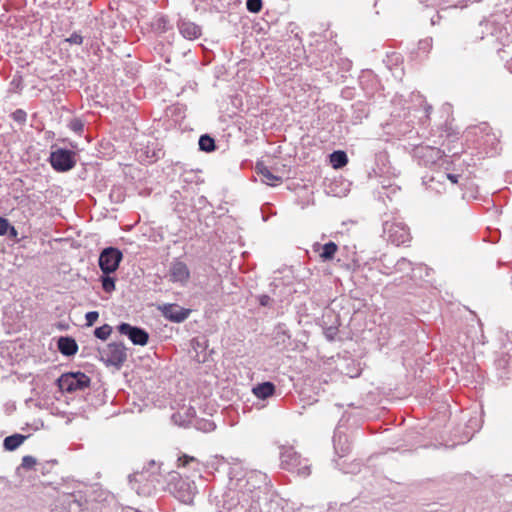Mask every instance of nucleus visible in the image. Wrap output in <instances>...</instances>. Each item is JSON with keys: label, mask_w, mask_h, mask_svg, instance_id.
Listing matches in <instances>:
<instances>
[{"label": "nucleus", "mask_w": 512, "mask_h": 512, "mask_svg": "<svg viewBox=\"0 0 512 512\" xmlns=\"http://www.w3.org/2000/svg\"><path fill=\"white\" fill-rule=\"evenodd\" d=\"M163 317L173 323L184 322L192 313L190 308H184L176 303H165L159 307Z\"/></svg>", "instance_id": "8"}, {"label": "nucleus", "mask_w": 512, "mask_h": 512, "mask_svg": "<svg viewBox=\"0 0 512 512\" xmlns=\"http://www.w3.org/2000/svg\"><path fill=\"white\" fill-rule=\"evenodd\" d=\"M112 333V327L108 324H103L96 327L94 330V336L100 340H106Z\"/></svg>", "instance_id": "29"}, {"label": "nucleus", "mask_w": 512, "mask_h": 512, "mask_svg": "<svg viewBox=\"0 0 512 512\" xmlns=\"http://www.w3.org/2000/svg\"><path fill=\"white\" fill-rule=\"evenodd\" d=\"M37 461L32 456H25L22 459V467L25 469H31L36 465Z\"/></svg>", "instance_id": "43"}, {"label": "nucleus", "mask_w": 512, "mask_h": 512, "mask_svg": "<svg viewBox=\"0 0 512 512\" xmlns=\"http://www.w3.org/2000/svg\"><path fill=\"white\" fill-rule=\"evenodd\" d=\"M256 476L260 477L262 480H264V479H265V476H264V475H262V474H257Z\"/></svg>", "instance_id": "56"}, {"label": "nucleus", "mask_w": 512, "mask_h": 512, "mask_svg": "<svg viewBox=\"0 0 512 512\" xmlns=\"http://www.w3.org/2000/svg\"><path fill=\"white\" fill-rule=\"evenodd\" d=\"M164 156L163 149L156 142H149L142 150L140 157L143 161L154 163Z\"/></svg>", "instance_id": "14"}, {"label": "nucleus", "mask_w": 512, "mask_h": 512, "mask_svg": "<svg viewBox=\"0 0 512 512\" xmlns=\"http://www.w3.org/2000/svg\"><path fill=\"white\" fill-rule=\"evenodd\" d=\"M262 7V0H246V8L250 13H259Z\"/></svg>", "instance_id": "33"}, {"label": "nucleus", "mask_w": 512, "mask_h": 512, "mask_svg": "<svg viewBox=\"0 0 512 512\" xmlns=\"http://www.w3.org/2000/svg\"><path fill=\"white\" fill-rule=\"evenodd\" d=\"M505 13V17L508 19H512V0L507 2L506 7L503 9Z\"/></svg>", "instance_id": "45"}, {"label": "nucleus", "mask_w": 512, "mask_h": 512, "mask_svg": "<svg viewBox=\"0 0 512 512\" xmlns=\"http://www.w3.org/2000/svg\"><path fill=\"white\" fill-rule=\"evenodd\" d=\"M154 31L158 34H164L173 30V25L167 15L158 16L152 24Z\"/></svg>", "instance_id": "20"}, {"label": "nucleus", "mask_w": 512, "mask_h": 512, "mask_svg": "<svg viewBox=\"0 0 512 512\" xmlns=\"http://www.w3.org/2000/svg\"><path fill=\"white\" fill-rule=\"evenodd\" d=\"M223 71H224V67L223 66H220V67H215V77L217 79L220 78V75L223 74Z\"/></svg>", "instance_id": "50"}, {"label": "nucleus", "mask_w": 512, "mask_h": 512, "mask_svg": "<svg viewBox=\"0 0 512 512\" xmlns=\"http://www.w3.org/2000/svg\"><path fill=\"white\" fill-rule=\"evenodd\" d=\"M99 318V312L98 311H89L85 314V320H86V326H93L94 323Z\"/></svg>", "instance_id": "38"}, {"label": "nucleus", "mask_w": 512, "mask_h": 512, "mask_svg": "<svg viewBox=\"0 0 512 512\" xmlns=\"http://www.w3.org/2000/svg\"><path fill=\"white\" fill-rule=\"evenodd\" d=\"M5 236H7L8 239L13 240L16 243H19L21 241V239L19 238L18 230L12 224H10L9 228L7 229Z\"/></svg>", "instance_id": "37"}, {"label": "nucleus", "mask_w": 512, "mask_h": 512, "mask_svg": "<svg viewBox=\"0 0 512 512\" xmlns=\"http://www.w3.org/2000/svg\"><path fill=\"white\" fill-rule=\"evenodd\" d=\"M387 58H388V63H393V64H397L401 59L400 55L397 53H392L391 55H387Z\"/></svg>", "instance_id": "46"}, {"label": "nucleus", "mask_w": 512, "mask_h": 512, "mask_svg": "<svg viewBox=\"0 0 512 512\" xmlns=\"http://www.w3.org/2000/svg\"><path fill=\"white\" fill-rule=\"evenodd\" d=\"M441 176L450 180L452 184H457L460 177V175L453 173H442Z\"/></svg>", "instance_id": "44"}, {"label": "nucleus", "mask_w": 512, "mask_h": 512, "mask_svg": "<svg viewBox=\"0 0 512 512\" xmlns=\"http://www.w3.org/2000/svg\"><path fill=\"white\" fill-rule=\"evenodd\" d=\"M329 162L334 169H341L348 163V155L344 150H334L329 154Z\"/></svg>", "instance_id": "19"}, {"label": "nucleus", "mask_w": 512, "mask_h": 512, "mask_svg": "<svg viewBox=\"0 0 512 512\" xmlns=\"http://www.w3.org/2000/svg\"><path fill=\"white\" fill-rule=\"evenodd\" d=\"M108 352H126L127 348L125 347L122 341H114L108 345Z\"/></svg>", "instance_id": "35"}, {"label": "nucleus", "mask_w": 512, "mask_h": 512, "mask_svg": "<svg viewBox=\"0 0 512 512\" xmlns=\"http://www.w3.org/2000/svg\"><path fill=\"white\" fill-rule=\"evenodd\" d=\"M192 499L190 497L186 498V499H183V501L185 502H190Z\"/></svg>", "instance_id": "57"}, {"label": "nucleus", "mask_w": 512, "mask_h": 512, "mask_svg": "<svg viewBox=\"0 0 512 512\" xmlns=\"http://www.w3.org/2000/svg\"><path fill=\"white\" fill-rule=\"evenodd\" d=\"M25 439L26 437L20 434L8 436L4 439V447L8 451H13L17 449L24 442Z\"/></svg>", "instance_id": "26"}, {"label": "nucleus", "mask_w": 512, "mask_h": 512, "mask_svg": "<svg viewBox=\"0 0 512 512\" xmlns=\"http://www.w3.org/2000/svg\"><path fill=\"white\" fill-rule=\"evenodd\" d=\"M196 204L198 205V207L200 209L204 208L206 206V204H208V200L205 196H199L198 199H197V202Z\"/></svg>", "instance_id": "47"}, {"label": "nucleus", "mask_w": 512, "mask_h": 512, "mask_svg": "<svg viewBox=\"0 0 512 512\" xmlns=\"http://www.w3.org/2000/svg\"><path fill=\"white\" fill-rule=\"evenodd\" d=\"M334 61L335 56L332 53V49H327L325 47L324 49L318 51L312 64L317 70H322L333 66Z\"/></svg>", "instance_id": "15"}, {"label": "nucleus", "mask_w": 512, "mask_h": 512, "mask_svg": "<svg viewBox=\"0 0 512 512\" xmlns=\"http://www.w3.org/2000/svg\"><path fill=\"white\" fill-rule=\"evenodd\" d=\"M47 161L54 171L65 173L75 168L77 164V153L68 148L52 145Z\"/></svg>", "instance_id": "2"}, {"label": "nucleus", "mask_w": 512, "mask_h": 512, "mask_svg": "<svg viewBox=\"0 0 512 512\" xmlns=\"http://www.w3.org/2000/svg\"><path fill=\"white\" fill-rule=\"evenodd\" d=\"M430 109H432V107H431V106H429V107L426 109V111L428 112V111H430Z\"/></svg>", "instance_id": "61"}, {"label": "nucleus", "mask_w": 512, "mask_h": 512, "mask_svg": "<svg viewBox=\"0 0 512 512\" xmlns=\"http://www.w3.org/2000/svg\"><path fill=\"white\" fill-rule=\"evenodd\" d=\"M100 282L102 285V289L110 294L116 289V278L111 276V274H103L100 276Z\"/></svg>", "instance_id": "27"}, {"label": "nucleus", "mask_w": 512, "mask_h": 512, "mask_svg": "<svg viewBox=\"0 0 512 512\" xmlns=\"http://www.w3.org/2000/svg\"><path fill=\"white\" fill-rule=\"evenodd\" d=\"M100 360L106 366H113L118 368L125 360V354H100Z\"/></svg>", "instance_id": "24"}, {"label": "nucleus", "mask_w": 512, "mask_h": 512, "mask_svg": "<svg viewBox=\"0 0 512 512\" xmlns=\"http://www.w3.org/2000/svg\"><path fill=\"white\" fill-rule=\"evenodd\" d=\"M65 41L71 45H81L83 43V37L75 31L68 38H66Z\"/></svg>", "instance_id": "39"}, {"label": "nucleus", "mask_w": 512, "mask_h": 512, "mask_svg": "<svg viewBox=\"0 0 512 512\" xmlns=\"http://www.w3.org/2000/svg\"><path fill=\"white\" fill-rule=\"evenodd\" d=\"M48 133V137H51V135L53 136L54 135V132H47Z\"/></svg>", "instance_id": "59"}, {"label": "nucleus", "mask_w": 512, "mask_h": 512, "mask_svg": "<svg viewBox=\"0 0 512 512\" xmlns=\"http://www.w3.org/2000/svg\"><path fill=\"white\" fill-rule=\"evenodd\" d=\"M347 267H348L349 269H350V268L355 269V268H357V267H360V264L358 263V261H357V260L353 259V260H352V263H351V264H348V265H347Z\"/></svg>", "instance_id": "51"}, {"label": "nucleus", "mask_w": 512, "mask_h": 512, "mask_svg": "<svg viewBox=\"0 0 512 512\" xmlns=\"http://www.w3.org/2000/svg\"><path fill=\"white\" fill-rule=\"evenodd\" d=\"M421 151L423 152L422 157L427 158V162L430 161L433 164L445 156L444 151L436 147H425Z\"/></svg>", "instance_id": "22"}, {"label": "nucleus", "mask_w": 512, "mask_h": 512, "mask_svg": "<svg viewBox=\"0 0 512 512\" xmlns=\"http://www.w3.org/2000/svg\"><path fill=\"white\" fill-rule=\"evenodd\" d=\"M116 328L119 334L126 336L134 345L144 346L149 340V333L142 327L121 322Z\"/></svg>", "instance_id": "6"}, {"label": "nucleus", "mask_w": 512, "mask_h": 512, "mask_svg": "<svg viewBox=\"0 0 512 512\" xmlns=\"http://www.w3.org/2000/svg\"><path fill=\"white\" fill-rule=\"evenodd\" d=\"M382 190L384 191L383 193H384L387 197H389L388 193L386 192V188H385V187H382Z\"/></svg>", "instance_id": "55"}, {"label": "nucleus", "mask_w": 512, "mask_h": 512, "mask_svg": "<svg viewBox=\"0 0 512 512\" xmlns=\"http://www.w3.org/2000/svg\"><path fill=\"white\" fill-rule=\"evenodd\" d=\"M177 28L183 38L187 40H195L201 37L202 28L196 23L186 19L179 18L177 21Z\"/></svg>", "instance_id": "10"}, {"label": "nucleus", "mask_w": 512, "mask_h": 512, "mask_svg": "<svg viewBox=\"0 0 512 512\" xmlns=\"http://www.w3.org/2000/svg\"><path fill=\"white\" fill-rule=\"evenodd\" d=\"M88 383L89 378L80 372L64 374L58 380L60 389L67 392L84 388Z\"/></svg>", "instance_id": "9"}, {"label": "nucleus", "mask_w": 512, "mask_h": 512, "mask_svg": "<svg viewBox=\"0 0 512 512\" xmlns=\"http://www.w3.org/2000/svg\"><path fill=\"white\" fill-rule=\"evenodd\" d=\"M440 19H441V16H440V14L437 12V13H436L435 15H433V16L431 17V19H430V23H431V25H433V26H434V25L438 24V23H439V21H440Z\"/></svg>", "instance_id": "48"}, {"label": "nucleus", "mask_w": 512, "mask_h": 512, "mask_svg": "<svg viewBox=\"0 0 512 512\" xmlns=\"http://www.w3.org/2000/svg\"><path fill=\"white\" fill-rule=\"evenodd\" d=\"M190 279V270L186 263L179 258H174L169 266L168 280L185 286Z\"/></svg>", "instance_id": "7"}, {"label": "nucleus", "mask_w": 512, "mask_h": 512, "mask_svg": "<svg viewBox=\"0 0 512 512\" xmlns=\"http://www.w3.org/2000/svg\"><path fill=\"white\" fill-rule=\"evenodd\" d=\"M424 0H419L420 3H423Z\"/></svg>", "instance_id": "62"}, {"label": "nucleus", "mask_w": 512, "mask_h": 512, "mask_svg": "<svg viewBox=\"0 0 512 512\" xmlns=\"http://www.w3.org/2000/svg\"><path fill=\"white\" fill-rule=\"evenodd\" d=\"M313 250L314 252H319V257L323 262H327L335 258L338 245L333 241H328L325 244L316 242L313 244Z\"/></svg>", "instance_id": "13"}, {"label": "nucleus", "mask_w": 512, "mask_h": 512, "mask_svg": "<svg viewBox=\"0 0 512 512\" xmlns=\"http://www.w3.org/2000/svg\"><path fill=\"white\" fill-rule=\"evenodd\" d=\"M497 51H498V54H499L500 58H501V59H504V56H503L501 53H502V52H503V53H506V51H505V50H503V49H498Z\"/></svg>", "instance_id": "53"}, {"label": "nucleus", "mask_w": 512, "mask_h": 512, "mask_svg": "<svg viewBox=\"0 0 512 512\" xmlns=\"http://www.w3.org/2000/svg\"><path fill=\"white\" fill-rule=\"evenodd\" d=\"M382 226L387 241L396 246L404 245L411 239L409 228L402 222L384 221Z\"/></svg>", "instance_id": "5"}, {"label": "nucleus", "mask_w": 512, "mask_h": 512, "mask_svg": "<svg viewBox=\"0 0 512 512\" xmlns=\"http://www.w3.org/2000/svg\"><path fill=\"white\" fill-rule=\"evenodd\" d=\"M432 42H433V40L430 37L420 40L418 42L419 50L428 52L432 48Z\"/></svg>", "instance_id": "40"}, {"label": "nucleus", "mask_w": 512, "mask_h": 512, "mask_svg": "<svg viewBox=\"0 0 512 512\" xmlns=\"http://www.w3.org/2000/svg\"><path fill=\"white\" fill-rule=\"evenodd\" d=\"M10 89L14 92H20L23 89V76L20 72H16L10 82Z\"/></svg>", "instance_id": "30"}, {"label": "nucleus", "mask_w": 512, "mask_h": 512, "mask_svg": "<svg viewBox=\"0 0 512 512\" xmlns=\"http://www.w3.org/2000/svg\"><path fill=\"white\" fill-rule=\"evenodd\" d=\"M394 271L397 273H402L404 276H409L414 268L413 263L407 258H400L393 264Z\"/></svg>", "instance_id": "23"}, {"label": "nucleus", "mask_w": 512, "mask_h": 512, "mask_svg": "<svg viewBox=\"0 0 512 512\" xmlns=\"http://www.w3.org/2000/svg\"><path fill=\"white\" fill-rule=\"evenodd\" d=\"M502 14H493L485 21L480 22L481 39L487 37L495 38L503 47H509L512 42V35L506 25L502 23Z\"/></svg>", "instance_id": "1"}, {"label": "nucleus", "mask_w": 512, "mask_h": 512, "mask_svg": "<svg viewBox=\"0 0 512 512\" xmlns=\"http://www.w3.org/2000/svg\"><path fill=\"white\" fill-rule=\"evenodd\" d=\"M274 392V385L270 382H265L262 384L257 385L253 388V393L256 397L265 399L269 396H271Z\"/></svg>", "instance_id": "25"}, {"label": "nucleus", "mask_w": 512, "mask_h": 512, "mask_svg": "<svg viewBox=\"0 0 512 512\" xmlns=\"http://www.w3.org/2000/svg\"><path fill=\"white\" fill-rule=\"evenodd\" d=\"M458 349H459V348H458L457 346H453V350H454L455 352H457V351H458Z\"/></svg>", "instance_id": "60"}, {"label": "nucleus", "mask_w": 512, "mask_h": 512, "mask_svg": "<svg viewBox=\"0 0 512 512\" xmlns=\"http://www.w3.org/2000/svg\"><path fill=\"white\" fill-rule=\"evenodd\" d=\"M196 427L197 429L202 430L204 432H211L214 430L215 425L211 421L202 420L196 423Z\"/></svg>", "instance_id": "36"}, {"label": "nucleus", "mask_w": 512, "mask_h": 512, "mask_svg": "<svg viewBox=\"0 0 512 512\" xmlns=\"http://www.w3.org/2000/svg\"><path fill=\"white\" fill-rule=\"evenodd\" d=\"M508 68L511 70L512 72V57L510 59V61H508Z\"/></svg>", "instance_id": "54"}, {"label": "nucleus", "mask_w": 512, "mask_h": 512, "mask_svg": "<svg viewBox=\"0 0 512 512\" xmlns=\"http://www.w3.org/2000/svg\"><path fill=\"white\" fill-rule=\"evenodd\" d=\"M122 259L123 253L119 248L107 246L99 254L98 265L103 274H112L119 268Z\"/></svg>", "instance_id": "4"}, {"label": "nucleus", "mask_w": 512, "mask_h": 512, "mask_svg": "<svg viewBox=\"0 0 512 512\" xmlns=\"http://www.w3.org/2000/svg\"><path fill=\"white\" fill-rule=\"evenodd\" d=\"M477 136V144L482 147L487 154H496L500 149L499 135H497L488 123L483 122L473 128Z\"/></svg>", "instance_id": "3"}, {"label": "nucleus", "mask_w": 512, "mask_h": 512, "mask_svg": "<svg viewBox=\"0 0 512 512\" xmlns=\"http://www.w3.org/2000/svg\"><path fill=\"white\" fill-rule=\"evenodd\" d=\"M258 304L262 307H271L273 299L268 294H260L255 296Z\"/></svg>", "instance_id": "34"}, {"label": "nucleus", "mask_w": 512, "mask_h": 512, "mask_svg": "<svg viewBox=\"0 0 512 512\" xmlns=\"http://www.w3.org/2000/svg\"><path fill=\"white\" fill-rule=\"evenodd\" d=\"M11 222L8 218L0 216V236H5Z\"/></svg>", "instance_id": "42"}, {"label": "nucleus", "mask_w": 512, "mask_h": 512, "mask_svg": "<svg viewBox=\"0 0 512 512\" xmlns=\"http://www.w3.org/2000/svg\"><path fill=\"white\" fill-rule=\"evenodd\" d=\"M192 345H193L194 351L197 352V347H200L202 345L200 338L197 337V338L192 339Z\"/></svg>", "instance_id": "49"}, {"label": "nucleus", "mask_w": 512, "mask_h": 512, "mask_svg": "<svg viewBox=\"0 0 512 512\" xmlns=\"http://www.w3.org/2000/svg\"><path fill=\"white\" fill-rule=\"evenodd\" d=\"M338 316L328 311L323 316V333L328 341H333L338 333Z\"/></svg>", "instance_id": "11"}, {"label": "nucleus", "mask_w": 512, "mask_h": 512, "mask_svg": "<svg viewBox=\"0 0 512 512\" xmlns=\"http://www.w3.org/2000/svg\"><path fill=\"white\" fill-rule=\"evenodd\" d=\"M352 109V123L359 124L363 119L367 118L370 113L369 105L365 102L358 101L351 107Z\"/></svg>", "instance_id": "16"}, {"label": "nucleus", "mask_w": 512, "mask_h": 512, "mask_svg": "<svg viewBox=\"0 0 512 512\" xmlns=\"http://www.w3.org/2000/svg\"><path fill=\"white\" fill-rule=\"evenodd\" d=\"M68 127L76 134H81L84 131V123L80 118H73L69 122Z\"/></svg>", "instance_id": "32"}, {"label": "nucleus", "mask_w": 512, "mask_h": 512, "mask_svg": "<svg viewBox=\"0 0 512 512\" xmlns=\"http://www.w3.org/2000/svg\"><path fill=\"white\" fill-rule=\"evenodd\" d=\"M48 133V137H51V135L53 136L54 135V132H47Z\"/></svg>", "instance_id": "58"}, {"label": "nucleus", "mask_w": 512, "mask_h": 512, "mask_svg": "<svg viewBox=\"0 0 512 512\" xmlns=\"http://www.w3.org/2000/svg\"><path fill=\"white\" fill-rule=\"evenodd\" d=\"M386 259L385 258H381V263H382V266L383 268L380 270L382 273L384 274H392L394 271V268H393V262L392 261H388L387 263L385 262Z\"/></svg>", "instance_id": "41"}, {"label": "nucleus", "mask_w": 512, "mask_h": 512, "mask_svg": "<svg viewBox=\"0 0 512 512\" xmlns=\"http://www.w3.org/2000/svg\"><path fill=\"white\" fill-rule=\"evenodd\" d=\"M255 171L262 177V183L270 186H277L282 183V177L275 175L271 170L264 164L263 161H257L255 165Z\"/></svg>", "instance_id": "12"}, {"label": "nucleus", "mask_w": 512, "mask_h": 512, "mask_svg": "<svg viewBox=\"0 0 512 512\" xmlns=\"http://www.w3.org/2000/svg\"><path fill=\"white\" fill-rule=\"evenodd\" d=\"M58 352H78V344L71 336H60L57 340Z\"/></svg>", "instance_id": "18"}, {"label": "nucleus", "mask_w": 512, "mask_h": 512, "mask_svg": "<svg viewBox=\"0 0 512 512\" xmlns=\"http://www.w3.org/2000/svg\"><path fill=\"white\" fill-rule=\"evenodd\" d=\"M217 148H218V146L216 144V140L212 135H210L208 133L200 135L199 140H198L199 151L205 152V153H211V152L216 151Z\"/></svg>", "instance_id": "17"}, {"label": "nucleus", "mask_w": 512, "mask_h": 512, "mask_svg": "<svg viewBox=\"0 0 512 512\" xmlns=\"http://www.w3.org/2000/svg\"><path fill=\"white\" fill-rule=\"evenodd\" d=\"M458 345L464 350V352H470L471 350H475V342L474 340H470L469 336L466 333H460L458 335Z\"/></svg>", "instance_id": "28"}, {"label": "nucleus", "mask_w": 512, "mask_h": 512, "mask_svg": "<svg viewBox=\"0 0 512 512\" xmlns=\"http://www.w3.org/2000/svg\"><path fill=\"white\" fill-rule=\"evenodd\" d=\"M10 117L19 125H24L27 121V113L25 110L18 108L10 114Z\"/></svg>", "instance_id": "31"}, {"label": "nucleus", "mask_w": 512, "mask_h": 512, "mask_svg": "<svg viewBox=\"0 0 512 512\" xmlns=\"http://www.w3.org/2000/svg\"><path fill=\"white\" fill-rule=\"evenodd\" d=\"M298 472H299L300 474H302V475H308V474H309V471L307 470V468H306V467H304V468H303V467H302V468H299V469H298Z\"/></svg>", "instance_id": "52"}, {"label": "nucleus", "mask_w": 512, "mask_h": 512, "mask_svg": "<svg viewBox=\"0 0 512 512\" xmlns=\"http://www.w3.org/2000/svg\"><path fill=\"white\" fill-rule=\"evenodd\" d=\"M282 462L291 468H297L302 465L303 460L295 451L287 449L282 453Z\"/></svg>", "instance_id": "21"}]
</instances>
